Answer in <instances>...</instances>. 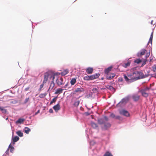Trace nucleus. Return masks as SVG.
Masks as SVG:
<instances>
[{
  "mask_svg": "<svg viewBox=\"0 0 156 156\" xmlns=\"http://www.w3.org/2000/svg\"><path fill=\"white\" fill-rule=\"evenodd\" d=\"M115 75L114 73L108 74L106 76V78L108 80H111L114 78Z\"/></svg>",
  "mask_w": 156,
  "mask_h": 156,
  "instance_id": "9",
  "label": "nucleus"
},
{
  "mask_svg": "<svg viewBox=\"0 0 156 156\" xmlns=\"http://www.w3.org/2000/svg\"><path fill=\"white\" fill-rule=\"evenodd\" d=\"M106 87L108 89H109L110 90H112V91H115V88L111 86L107 85Z\"/></svg>",
  "mask_w": 156,
  "mask_h": 156,
  "instance_id": "25",
  "label": "nucleus"
},
{
  "mask_svg": "<svg viewBox=\"0 0 156 156\" xmlns=\"http://www.w3.org/2000/svg\"><path fill=\"white\" fill-rule=\"evenodd\" d=\"M153 32H152V33L151 34V36H150V38L151 39V40L152 39L153 37Z\"/></svg>",
  "mask_w": 156,
  "mask_h": 156,
  "instance_id": "43",
  "label": "nucleus"
},
{
  "mask_svg": "<svg viewBox=\"0 0 156 156\" xmlns=\"http://www.w3.org/2000/svg\"><path fill=\"white\" fill-rule=\"evenodd\" d=\"M101 119L98 120V122L101 124L103 123V122L101 121Z\"/></svg>",
  "mask_w": 156,
  "mask_h": 156,
  "instance_id": "51",
  "label": "nucleus"
},
{
  "mask_svg": "<svg viewBox=\"0 0 156 156\" xmlns=\"http://www.w3.org/2000/svg\"><path fill=\"white\" fill-rule=\"evenodd\" d=\"M19 138L17 136H15L14 137L12 138V142L13 144H14L15 143L18 141L19 140Z\"/></svg>",
  "mask_w": 156,
  "mask_h": 156,
  "instance_id": "15",
  "label": "nucleus"
},
{
  "mask_svg": "<svg viewBox=\"0 0 156 156\" xmlns=\"http://www.w3.org/2000/svg\"><path fill=\"white\" fill-rule=\"evenodd\" d=\"M93 69L91 67H88L86 69V72L88 74H90L93 73Z\"/></svg>",
  "mask_w": 156,
  "mask_h": 156,
  "instance_id": "10",
  "label": "nucleus"
},
{
  "mask_svg": "<svg viewBox=\"0 0 156 156\" xmlns=\"http://www.w3.org/2000/svg\"><path fill=\"white\" fill-rule=\"evenodd\" d=\"M24 130L25 133L27 134H28L29 132L30 131V129L27 127L25 128Z\"/></svg>",
  "mask_w": 156,
  "mask_h": 156,
  "instance_id": "24",
  "label": "nucleus"
},
{
  "mask_svg": "<svg viewBox=\"0 0 156 156\" xmlns=\"http://www.w3.org/2000/svg\"><path fill=\"white\" fill-rule=\"evenodd\" d=\"M14 148L13 146H12L11 144H10L9 146V148L7 151H6V152L7 153L8 152L9 149H10V151L11 152H12L14 150Z\"/></svg>",
  "mask_w": 156,
  "mask_h": 156,
  "instance_id": "18",
  "label": "nucleus"
},
{
  "mask_svg": "<svg viewBox=\"0 0 156 156\" xmlns=\"http://www.w3.org/2000/svg\"><path fill=\"white\" fill-rule=\"evenodd\" d=\"M83 79L84 80H87V81L90 80L89 79V76L87 75V76H84L83 77Z\"/></svg>",
  "mask_w": 156,
  "mask_h": 156,
  "instance_id": "37",
  "label": "nucleus"
},
{
  "mask_svg": "<svg viewBox=\"0 0 156 156\" xmlns=\"http://www.w3.org/2000/svg\"><path fill=\"white\" fill-rule=\"evenodd\" d=\"M152 39L151 40V39L150 38L149 39V41L148 43H151V44H152Z\"/></svg>",
  "mask_w": 156,
  "mask_h": 156,
  "instance_id": "49",
  "label": "nucleus"
},
{
  "mask_svg": "<svg viewBox=\"0 0 156 156\" xmlns=\"http://www.w3.org/2000/svg\"><path fill=\"white\" fill-rule=\"evenodd\" d=\"M124 78L125 79V80L128 82H131V81L130 80V79L128 77V76H127L126 75H124Z\"/></svg>",
  "mask_w": 156,
  "mask_h": 156,
  "instance_id": "27",
  "label": "nucleus"
},
{
  "mask_svg": "<svg viewBox=\"0 0 156 156\" xmlns=\"http://www.w3.org/2000/svg\"><path fill=\"white\" fill-rule=\"evenodd\" d=\"M29 89H30V87H28L25 89V90L26 91H27Z\"/></svg>",
  "mask_w": 156,
  "mask_h": 156,
  "instance_id": "50",
  "label": "nucleus"
},
{
  "mask_svg": "<svg viewBox=\"0 0 156 156\" xmlns=\"http://www.w3.org/2000/svg\"><path fill=\"white\" fill-rule=\"evenodd\" d=\"M153 70L154 72H156V65H154L153 67Z\"/></svg>",
  "mask_w": 156,
  "mask_h": 156,
  "instance_id": "42",
  "label": "nucleus"
},
{
  "mask_svg": "<svg viewBox=\"0 0 156 156\" xmlns=\"http://www.w3.org/2000/svg\"><path fill=\"white\" fill-rule=\"evenodd\" d=\"M132 98L134 101H137L140 98V96L138 95L135 94L133 96Z\"/></svg>",
  "mask_w": 156,
  "mask_h": 156,
  "instance_id": "16",
  "label": "nucleus"
},
{
  "mask_svg": "<svg viewBox=\"0 0 156 156\" xmlns=\"http://www.w3.org/2000/svg\"><path fill=\"white\" fill-rule=\"evenodd\" d=\"M53 108L55 111V112H57L60 109V105L59 104H58L53 107Z\"/></svg>",
  "mask_w": 156,
  "mask_h": 156,
  "instance_id": "8",
  "label": "nucleus"
},
{
  "mask_svg": "<svg viewBox=\"0 0 156 156\" xmlns=\"http://www.w3.org/2000/svg\"><path fill=\"white\" fill-rule=\"evenodd\" d=\"M80 101H76L75 102V103H74V105L75 106H78L79 104H80Z\"/></svg>",
  "mask_w": 156,
  "mask_h": 156,
  "instance_id": "38",
  "label": "nucleus"
},
{
  "mask_svg": "<svg viewBox=\"0 0 156 156\" xmlns=\"http://www.w3.org/2000/svg\"><path fill=\"white\" fill-rule=\"evenodd\" d=\"M16 133L20 137H22L23 136V133L20 131H17Z\"/></svg>",
  "mask_w": 156,
  "mask_h": 156,
  "instance_id": "29",
  "label": "nucleus"
},
{
  "mask_svg": "<svg viewBox=\"0 0 156 156\" xmlns=\"http://www.w3.org/2000/svg\"><path fill=\"white\" fill-rule=\"evenodd\" d=\"M76 80L75 78H72L70 81V83L71 85H73L76 83Z\"/></svg>",
  "mask_w": 156,
  "mask_h": 156,
  "instance_id": "23",
  "label": "nucleus"
},
{
  "mask_svg": "<svg viewBox=\"0 0 156 156\" xmlns=\"http://www.w3.org/2000/svg\"><path fill=\"white\" fill-rule=\"evenodd\" d=\"M30 100V98H26L24 101V103L26 104Z\"/></svg>",
  "mask_w": 156,
  "mask_h": 156,
  "instance_id": "40",
  "label": "nucleus"
},
{
  "mask_svg": "<svg viewBox=\"0 0 156 156\" xmlns=\"http://www.w3.org/2000/svg\"><path fill=\"white\" fill-rule=\"evenodd\" d=\"M150 51H147V50L145 49H142L137 53V55L138 57H140L142 55H144L145 53H146L145 55V58L146 59L147 58L150 56Z\"/></svg>",
  "mask_w": 156,
  "mask_h": 156,
  "instance_id": "1",
  "label": "nucleus"
},
{
  "mask_svg": "<svg viewBox=\"0 0 156 156\" xmlns=\"http://www.w3.org/2000/svg\"><path fill=\"white\" fill-rule=\"evenodd\" d=\"M55 75H57V74H53L51 75H50V78H52V81H53V82L54 81V79H55Z\"/></svg>",
  "mask_w": 156,
  "mask_h": 156,
  "instance_id": "35",
  "label": "nucleus"
},
{
  "mask_svg": "<svg viewBox=\"0 0 156 156\" xmlns=\"http://www.w3.org/2000/svg\"><path fill=\"white\" fill-rule=\"evenodd\" d=\"M50 75L48 72L45 73L44 74V79L43 81V83H46L48 81L49 77L50 76Z\"/></svg>",
  "mask_w": 156,
  "mask_h": 156,
  "instance_id": "3",
  "label": "nucleus"
},
{
  "mask_svg": "<svg viewBox=\"0 0 156 156\" xmlns=\"http://www.w3.org/2000/svg\"><path fill=\"white\" fill-rule=\"evenodd\" d=\"M119 80V81L122 82V81H123V79L122 78L120 77V78H119V80Z\"/></svg>",
  "mask_w": 156,
  "mask_h": 156,
  "instance_id": "44",
  "label": "nucleus"
},
{
  "mask_svg": "<svg viewBox=\"0 0 156 156\" xmlns=\"http://www.w3.org/2000/svg\"><path fill=\"white\" fill-rule=\"evenodd\" d=\"M25 120L24 119H19L16 122V123H20L21 124L22 122H23Z\"/></svg>",
  "mask_w": 156,
  "mask_h": 156,
  "instance_id": "20",
  "label": "nucleus"
},
{
  "mask_svg": "<svg viewBox=\"0 0 156 156\" xmlns=\"http://www.w3.org/2000/svg\"><path fill=\"white\" fill-rule=\"evenodd\" d=\"M130 64V62L129 61H128L126 63H123L122 64V66L125 68H127L129 66Z\"/></svg>",
  "mask_w": 156,
  "mask_h": 156,
  "instance_id": "17",
  "label": "nucleus"
},
{
  "mask_svg": "<svg viewBox=\"0 0 156 156\" xmlns=\"http://www.w3.org/2000/svg\"><path fill=\"white\" fill-rule=\"evenodd\" d=\"M150 88L148 87H146L139 91L141 93L142 96L144 97L147 98L148 96V93L149 91Z\"/></svg>",
  "mask_w": 156,
  "mask_h": 156,
  "instance_id": "2",
  "label": "nucleus"
},
{
  "mask_svg": "<svg viewBox=\"0 0 156 156\" xmlns=\"http://www.w3.org/2000/svg\"><path fill=\"white\" fill-rule=\"evenodd\" d=\"M146 61H144V62H143L141 66H144L146 64Z\"/></svg>",
  "mask_w": 156,
  "mask_h": 156,
  "instance_id": "45",
  "label": "nucleus"
},
{
  "mask_svg": "<svg viewBox=\"0 0 156 156\" xmlns=\"http://www.w3.org/2000/svg\"><path fill=\"white\" fill-rule=\"evenodd\" d=\"M136 73L138 74V77H139V79L140 78L143 77L144 74L142 72L138 71V72H136Z\"/></svg>",
  "mask_w": 156,
  "mask_h": 156,
  "instance_id": "21",
  "label": "nucleus"
},
{
  "mask_svg": "<svg viewBox=\"0 0 156 156\" xmlns=\"http://www.w3.org/2000/svg\"><path fill=\"white\" fill-rule=\"evenodd\" d=\"M153 20H152V21H151V24L152 25H154V24H153Z\"/></svg>",
  "mask_w": 156,
  "mask_h": 156,
  "instance_id": "53",
  "label": "nucleus"
},
{
  "mask_svg": "<svg viewBox=\"0 0 156 156\" xmlns=\"http://www.w3.org/2000/svg\"><path fill=\"white\" fill-rule=\"evenodd\" d=\"M69 72V71L68 69H65L62 72L61 74L62 76H65Z\"/></svg>",
  "mask_w": 156,
  "mask_h": 156,
  "instance_id": "22",
  "label": "nucleus"
},
{
  "mask_svg": "<svg viewBox=\"0 0 156 156\" xmlns=\"http://www.w3.org/2000/svg\"><path fill=\"white\" fill-rule=\"evenodd\" d=\"M100 74L99 73H96L94 75L89 76V80H90L96 79L98 78Z\"/></svg>",
  "mask_w": 156,
  "mask_h": 156,
  "instance_id": "4",
  "label": "nucleus"
},
{
  "mask_svg": "<svg viewBox=\"0 0 156 156\" xmlns=\"http://www.w3.org/2000/svg\"><path fill=\"white\" fill-rule=\"evenodd\" d=\"M111 126V124L109 123H106L104 124L103 128L105 130L107 129Z\"/></svg>",
  "mask_w": 156,
  "mask_h": 156,
  "instance_id": "13",
  "label": "nucleus"
},
{
  "mask_svg": "<svg viewBox=\"0 0 156 156\" xmlns=\"http://www.w3.org/2000/svg\"><path fill=\"white\" fill-rule=\"evenodd\" d=\"M104 156H113L111 153L109 152H106Z\"/></svg>",
  "mask_w": 156,
  "mask_h": 156,
  "instance_id": "33",
  "label": "nucleus"
},
{
  "mask_svg": "<svg viewBox=\"0 0 156 156\" xmlns=\"http://www.w3.org/2000/svg\"><path fill=\"white\" fill-rule=\"evenodd\" d=\"M136 72H138V71H135L133 73V75H135V76H136V78H135V80L139 79V77H138V74L136 73H136Z\"/></svg>",
  "mask_w": 156,
  "mask_h": 156,
  "instance_id": "28",
  "label": "nucleus"
},
{
  "mask_svg": "<svg viewBox=\"0 0 156 156\" xmlns=\"http://www.w3.org/2000/svg\"><path fill=\"white\" fill-rule=\"evenodd\" d=\"M128 77L130 79L131 81L135 80V78H136V76L133 75V73L128 75Z\"/></svg>",
  "mask_w": 156,
  "mask_h": 156,
  "instance_id": "11",
  "label": "nucleus"
},
{
  "mask_svg": "<svg viewBox=\"0 0 156 156\" xmlns=\"http://www.w3.org/2000/svg\"><path fill=\"white\" fill-rule=\"evenodd\" d=\"M91 126L94 128H96L98 126L94 122H91Z\"/></svg>",
  "mask_w": 156,
  "mask_h": 156,
  "instance_id": "26",
  "label": "nucleus"
},
{
  "mask_svg": "<svg viewBox=\"0 0 156 156\" xmlns=\"http://www.w3.org/2000/svg\"><path fill=\"white\" fill-rule=\"evenodd\" d=\"M84 91V89L82 87L78 88H76L74 91V93L77 92H81Z\"/></svg>",
  "mask_w": 156,
  "mask_h": 156,
  "instance_id": "12",
  "label": "nucleus"
},
{
  "mask_svg": "<svg viewBox=\"0 0 156 156\" xmlns=\"http://www.w3.org/2000/svg\"><path fill=\"white\" fill-rule=\"evenodd\" d=\"M142 62V60L140 59H137L136 60H135L134 61V62L135 63H136L137 64H139L140 63Z\"/></svg>",
  "mask_w": 156,
  "mask_h": 156,
  "instance_id": "31",
  "label": "nucleus"
},
{
  "mask_svg": "<svg viewBox=\"0 0 156 156\" xmlns=\"http://www.w3.org/2000/svg\"><path fill=\"white\" fill-rule=\"evenodd\" d=\"M93 91L94 93H96L98 92V89L97 88H94L92 90Z\"/></svg>",
  "mask_w": 156,
  "mask_h": 156,
  "instance_id": "41",
  "label": "nucleus"
},
{
  "mask_svg": "<svg viewBox=\"0 0 156 156\" xmlns=\"http://www.w3.org/2000/svg\"><path fill=\"white\" fill-rule=\"evenodd\" d=\"M55 86V83H54V82L51 81L50 83L48 91H51L54 88Z\"/></svg>",
  "mask_w": 156,
  "mask_h": 156,
  "instance_id": "7",
  "label": "nucleus"
},
{
  "mask_svg": "<svg viewBox=\"0 0 156 156\" xmlns=\"http://www.w3.org/2000/svg\"><path fill=\"white\" fill-rule=\"evenodd\" d=\"M0 110H1L3 113L5 114L7 112L6 109H4L3 107L0 106Z\"/></svg>",
  "mask_w": 156,
  "mask_h": 156,
  "instance_id": "30",
  "label": "nucleus"
},
{
  "mask_svg": "<svg viewBox=\"0 0 156 156\" xmlns=\"http://www.w3.org/2000/svg\"><path fill=\"white\" fill-rule=\"evenodd\" d=\"M104 118L106 120V121H108V118L106 117V116H105L104 117Z\"/></svg>",
  "mask_w": 156,
  "mask_h": 156,
  "instance_id": "48",
  "label": "nucleus"
},
{
  "mask_svg": "<svg viewBox=\"0 0 156 156\" xmlns=\"http://www.w3.org/2000/svg\"><path fill=\"white\" fill-rule=\"evenodd\" d=\"M112 68V66H110L107 69H106L105 70L104 72L105 74H108V73L111 70Z\"/></svg>",
  "mask_w": 156,
  "mask_h": 156,
  "instance_id": "14",
  "label": "nucleus"
},
{
  "mask_svg": "<svg viewBox=\"0 0 156 156\" xmlns=\"http://www.w3.org/2000/svg\"><path fill=\"white\" fill-rule=\"evenodd\" d=\"M127 100L128 99H127L123 98L118 104H120V103H123L124 102H126L127 101Z\"/></svg>",
  "mask_w": 156,
  "mask_h": 156,
  "instance_id": "34",
  "label": "nucleus"
},
{
  "mask_svg": "<svg viewBox=\"0 0 156 156\" xmlns=\"http://www.w3.org/2000/svg\"><path fill=\"white\" fill-rule=\"evenodd\" d=\"M46 94H41L39 95V97L41 98H43L46 96Z\"/></svg>",
  "mask_w": 156,
  "mask_h": 156,
  "instance_id": "39",
  "label": "nucleus"
},
{
  "mask_svg": "<svg viewBox=\"0 0 156 156\" xmlns=\"http://www.w3.org/2000/svg\"><path fill=\"white\" fill-rule=\"evenodd\" d=\"M110 116L111 117H112V118H114L115 117V115L113 114H112Z\"/></svg>",
  "mask_w": 156,
  "mask_h": 156,
  "instance_id": "47",
  "label": "nucleus"
},
{
  "mask_svg": "<svg viewBox=\"0 0 156 156\" xmlns=\"http://www.w3.org/2000/svg\"><path fill=\"white\" fill-rule=\"evenodd\" d=\"M63 79L62 78L57 79L56 80V83L58 86H60L63 84Z\"/></svg>",
  "mask_w": 156,
  "mask_h": 156,
  "instance_id": "6",
  "label": "nucleus"
},
{
  "mask_svg": "<svg viewBox=\"0 0 156 156\" xmlns=\"http://www.w3.org/2000/svg\"><path fill=\"white\" fill-rule=\"evenodd\" d=\"M49 112L50 113H52L53 112V111L52 109L51 108L49 110Z\"/></svg>",
  "mask_w": 156,
  "mask_h": 156,
  "instance_id": "46",
  "label": "nucleus"
},
{
  "mask_svg": "<svg viewBox=\"0 0 156 156\" xmlns=\"http://www.w3.org/2000/svg\"><path fill=\"white\" fill-rule=\"evenodd\" d=\"M40 112V110H39L37 112H36L35 113V115H36L38 113H39Z\"/></svg>",
  "mask_w": 156,
  "mask_h": 156,
  "instance_id": "52",
  "label": "nucleus"
},
{
  "mask_svg": "<svg viewBox=\"0 0 156 156\" xmlns=\"http://www.w3.org/2000/svg\"><path fill=\"white\" fill-rule=\"evenodd\" d=\"M45 84V83H43V82H42V84L40 85V88L39 89V90L40 91H41V90L42 88L43 87Z\"/></svg>",
  "mask_w": 156,
  "mask_h": 156,
  "instance_id": "36",
  "label": "nucleus"
},
{
  "mask_svg": "<svg viewBox=\"0 0 156 156\" xmlns=\"http://www.w3.org/2000/svg\"><path fill=\"white\" fill-rule=\"evenodd\" d=\"M58 98V97L57 96V97H55L50 102V105H51L53 103H55L56 102V100H57V98Z\"/></svg>",
  "mask_w": 156,
  "mask_h": 156,
  "instance_id": "32",
  "label": "nucleus"
},
{
  "mask_svg": "<svg viewBox=\"0 0 156 156\" xmlns=\"http://www.w3.org/2000/svg\"><path fill=\"white\" fill-rule=\"evenodd\" d=\"M63 89L61 88L57 89L55 93V94H60L62 93Z\"/></svg>",
  "mask_w": 156,
  "mask_h": 156,
  "instance_id": "19",
  "label": "nucleus"
},
{
  "mask_svg": "<svg viewBox=\"0 0 156 156\" xmlns=\"http://www.w3.org/2000/svg\"><path fill=\"white\" fill-rule=\"evenodd\" d=\"M67 84H66V85H65V86H66V87L67 86Z\"/></svg>",
  "mask_w": 156,
  "mask_h": 156,
  "instance_id": "54",
  "label": "nucleus"
},
{
  "mask_svg": "<svg viewBox=\"0 0 156 156\" xmlns=\"http://www.w3.org/2000/svg\"><path fill=\"white\" fill-rule=\"evenodd\" d=\"M120 114L125 116H129V114L128 112L124 110H122L120 111Z\"/></svg>",
  "mask_w": 156,
  "mask_h": 156,
  "instance_id": "5",
  "label": "nucleus"
}]
</instances>
